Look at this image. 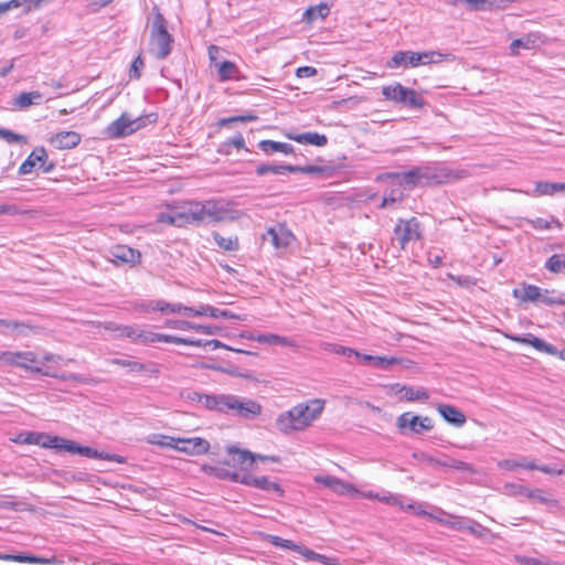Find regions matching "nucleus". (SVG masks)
Masks as SVG:
<instances>
[{
	"label": "nucleus",
	"instance_id": "1",
	"mask_svg": "<svg viewBox=\"0 0 565 565\" xmlns=\"http://www.w3.org/2000/svg\"><path fill=\"white\" fill-rule=\"evenodd\" d=\"M324 401L313 398L299 403L290 409L282 412L276 418V427L284 435L307 429L321 415Z\"/></svg>",
	"mask_w": 565,
	"mask_h": 565
},
{
	"label": "nucleus",
	"instance_id": "2",
	"mask_svg": "<svg viewBox=\"0 0 565 565\" xmlns=\"http://www.w3.org/2000/svg\"><path fill=\"white\" fill-rule=\"evenodd\" d=\"M167 21L162 14L158 13L152 22L150 39H149V52L157 60L167 58L172 50L173 39L167 30Z\"/></svg>",
	"mask_w": 565,
	"mask_h": 565
},
{
	"label": "nucleus",
	"instance_id": "3",
	"mask_svg": "<svg viewBox=\"0 0 565 565\" xmlns=\"http://www.w3.org/2000/svg\"><path fill=\"white\" fill-rule=\"evenodd\" d=\"M423 239V226L415 216L409 218H398L394 228L392 245L397 244L399 250H405L409 243Z\"/></svg>",
	"mask_w": 565,
	"mask_h": 565
},
{
	"label": "nucleus",
	"instance_id": "4",
	"mask_svg": "<svg viewBox=\"0 0 565 565\" xmlns=\"http://www.w3.org/2000/svg\"><path fill=\"white\" fill-rule=\"evenodd\" d=\"M450 54H441L438 52H413V51H398L387 62V67L397 68L401 66L416 67L418 65H426L430 63H439L444 57H448Z\"/></svg>",
	"mask_w": 565,
	"mask_h": 565
},
{
	"label": "nucleus",
	"instance_id": "5",
	"mask_svg": "<svg viewBox=\"0 0 565 565\" xmlns=\"http://www.w3.org/2000/svg\"><path fill=\"white\" fill-rule=\"evenodd\" d=\"M262 405L254 399L227 395L225 414L232 413L244 419H254L262 414Z\"/></svg>",
	"mask_w": 565,
	"mask_h": 565
},
{
	"label": "nucleus",
	"instance_id": "6",
	"mask_svg": "<svg viewBox=\"0 0 565 565\" xmlns=\"http://www.w3.org/2000/svg\"><path fill=\"white\" fill-rule=\"evenodd\" d=\"M143 126L145 119L142 117L132 118L127 113H124L107 126L106 134L109 138L118 139L136 132Z\"/></svg>",
	"mask_w": 565,
	"mask_h": 565
},
{
	"label": "nucleus",
	"instance_id": "7",
	"mask_svg": "<svg viewBox=\"0 0 565 565\" xmlns=\"http://www.w3.org/2000/svg\"><path fill=\"white\" fill-rule=\"evenodd\" d=\"M270 543L280 548L292 550L301 554L307 561H317L324 565H337L334 558L327 557L322 554L316 553L305 546L298 545L290 540H286L276 535L270 536Z\"/></svg>",
	"mask_w": 565,
	"mask_h": 565
},
{
	"label": "nucleus",
	"instance_id": "8",
	"mask_svg": "<svg viewBox=\"0 0 565 565\" xmlns=\"http://www.w3.org/2000/svg\"><path fill=\"white\" fill-rule=\"evenodd\" d=\"M414 458L434 467H444L454 470L467 471L473 473L476 470L472 465L454 459L449 456L443 455L440 458H434L425 452L414 454Z\"/></svg>",
	"mask_w": 565,
	"mask_h": 565
},
{
	"label": "nucleus",
	"instance_id": "9",
	"mask_svg": "<svg viewBox=\"0 0 565 565\" xmlns=\"http://www.w3.org/2000/svg\"><path fill=\"white\" fill-rule=\"evenodd\" d=\"M396 425L399 429L409 428L414 434H422L433 429V420L428 416L413 415L411 412L403 413L397 417Z\"/></svg>",
	"mask_w": 565,
	"mask_h": 565
},
{
	"label": "nucleus",
	"instance_id": "10",
	"mask_svg": "<svg viewBox=\"0 0 565 565\" xmlns=\"http://www.w3.org/2000/svg\"><path fill=\"white\" fill-rule=\"evenodd\" d=\"M201 223H217L226 217L227 209L220 201L199 202Z\"/></svg>",
	"mask_w": 565,
	"mask_h": 565
},
{
	"label": "nucleus",
	"instance_id": "11",
	"mask_svg": "<svg viewBox=\"0 0 565 565\" xmlns=\"http://www.w3.org/2000/svg\"><path fill=\"white\" fill-rule=\"evenodd\" d=\"M36 326L29 321L0 319V333L13 338H25L35 332Z\"/></svg>",
	"mask_w": 565,
	"mask_h": 565
},
{
	"label": "nucleus",
	"instance_id": "12",
	"mask_svg": "<svg viewBox=\"0 0 565 565\" xmlns=\"http://www.w3.org/2000/svg\"><path fill=\"white\" fill-rule=\"evenodd\" d=\"M17 367L43 376L57 377V374L52 372L51 367H42L39 365L36 354L33 351H19Z\"/></svg>",
	"mask_w": 565,
	"mask_h": 565
},
{
	"label": "nucleus",
	"instance_id": "13",
	"mask_svg": "<svg viewBox=\"0 0 565 565\" xmlns=\"http://www.w3.org/2000/svg\"><path fill=\"white\" fill-rule=\"evenodd\" d=\"M422 186L443 184L450 180L451 172L444 166H423L419 167Z\"/></svg>",
	"mask_w": 565,
	"mask_h": 565
},
{
	"label": "nucleus",
	"instance_id": "14",
	"mask_svg": "<svg viewBox=\"0 0 565 565\" xmlns=\"http://www.w3.org/2000/svg\"><path fill=\"white\" fill-rule=\"evenodd\" d=\"M228 459L224 462L228 466L238 467L242 470H248L256 461V455L249 450L241 449L236 446L226 447Z\"/></svg>",
	"mask_w": 565,
	"mask_h": 565
},
{
	"label": "nucleus",
	"instance_id": "15",
	"mask_svg": "<svg viewBox=\"0 0 565 565\" xmlns=\"http://www.w3.org/2000/svg\"><path fill=\"white\" fill-rule=\"evenodd\" d=\"M175 211L178 217V227H182L188 224H201V215L198 201H186L175 205Z\"/></svg>",
	"mask_w": 565,
	"mask_h": 565
},
{
	"label": "nucleus",
	"instance_id": "16",
	"mask_svg": "<svg viewBox=\"0 0 565 565\" xmlns=\"http://www.w3.org/2000/svg\"><path fill=\"white\" fill-rule=\"evenodd\" d=\"M110 329L116 331L118 337L130 339L135 343L148 344L154 342V332L142 330L138 326H117Z\"/></svg>",
	"mask_w": 565,
	"mask_h": 565
},
{
	"label": "nucleus",
	"instance_id": "17",
	"mask_svg": "<svg viewBox=\"0 0 565 565\" xmlns=\"http://www.w3.org/2000/svg\"><path fill=\"white\" fill-rule=\"evenodd\" d=\"M181 452L192 456L206 454L210 449V443L201 437L175 438L174 448Z\"/></svg>",
	"mask_w": 565,
	"mask_h": 565
},
{
	"label": "nucleus",
	"instance_id": "18",
	"mask_svg": "<svg viewBox=\"0 0 565 565\" xmlns=\"http://www.w3.org/2000/svg\"><path fill=\"white\" fill-rule=\"evenodd\" d=\"M264 239H268L277 249L286 248L294 239L292 233L282 225L270 227L264 235Z\"/></svg>",
	"mask_w": 565,
	"mask_h": 565
},
{
	"label": "nucleus",
	"instance_id": "19",
	"mask_svg": "<svg viewBox=\"0 0 565 565\" xmlns=\"http://www.w3.org/2000/svg\"><path fill=\"white\" fill-rule=\"evenodd\" d=\"M49 159L44 147H36L19 167V174L31 173L35 168L43 166Z\"/></svg>",
	"mask_w": 565,
	"mask_h": 565
},
{
	"label": "nucleus",
	"instance_id": "20",
	"mask_svg": "<svg viewBox=\"0 0 565 565\" xmlns=\"http://www.w3.org/2000/svg\"><path fill=\"white\" fill-rule=\"evenodd\" d=\"M82 140V137L76 131H60L50 138L51 145L60 150L73 149Z\"/></svg>",
	"mask_w": 565,
	"mask_h": 565
},
{
	"label": "nucleus",
	"instance_id": "21",
	"mask_svg": "<svg viewBox=\"0 0 565 565\" xmlns=\"http://www.w3.org/2000/svg\"><path fill=\"white\" fill-rule=\"evenodd\" d=\"M392 391L396 394H403L401 399H405L407 402L427 401L429 398V393L424 387H413L396 383L392 385Z\"/></svg>",
	"mask_w": 565,
	"mask_h": 565
},
{
	"label": "nucleus",
	"instance_id": "22",
	"mask_svg": "<svg viewBox=\"0 0 565 565\" xmlns=\"http://www.w3.org/2000/svg\"><path fill=\"white\" fill-rule=\"evenodd\" d=\"M195 397H192V399H196L199 403H201L205 408L210 411H217L221 413H225V405H226V394L222 395H209V394H200L194 393Z\"/></svg>",
	"mask_w": 565,
	"mask_h": 565
},
{
	"label": "nucleus",
	"instance_id": "23",
	"mask_svg": "<svg viewBox=\"0 0 565 565\" xmlns=\"http://www.w3.org/2000/svg\"><path fill=\"white\" fill-rule=\"evenodd\" d=\"M437 411L447 423L456 427H461L467 422L465 414L452 405L440 404Z\"/></svg>",
	"mask_w": 565,
	"mask_h": 565
},
{
	"label": "nucleus",
	"instance_id": "24",
	"mask_svg": "<svg viewBox=\"0 0 565 565\" xmlns=\"http://www.w3.org/2000/svg\"><path fill=\"white\" fill-rule=\"evenodd\" d=\"M110 254L116 260L132 265L139 263L141 258L139 250L126 245H117L113 247Z\"/></svg>",
	"mask_w": 565,
	"mask_h": 565
},
{
	"label": "nucleus",
	"instance_id": "25",
	"mask_svg": "<svg viewBox=\"0 0 565 565\" xmlns=\"http://www.w3.org/2000/svg\"><path fill=\"white\" fill-rule=\"evenodd\" d=\"M287 138L299 143L312 145L317 147H324L328 143L326 135L308 131L303 134H287Z\"/></svg>",
	"mask_w": 565,
	"mask_h": 565
},
{
	"label": "nucleus",
	"instance_id": "26",
	"mask_svg": "<svg viewBox=\"0 0 565 565\" xmlns=\"http://www.w3.org/2000/svg\"><path fill=\"white\" fill-rule=\"evenodd\" d=\"M166 327L178 330H194L204 334H214L216 328L210 326L198 324L186 320H167Z\"/></svg>",
	"mask_w": 565,
	"mask_h": 565
},
{
	"label": "nucleus",
	"instance_id": "27",
	"mask_svg": "<svg viewBox=\"0 0 565 565\" xmlns=\"http://www.w3.org/2000/svg\"><path fill=\"white\" fill-rule=\"evenodd\" d=\"M512 295L522 302H537L541 297V288L535 285L523 282L522 288L513 289Z\"/></svg>",
	"mask_w": 565,
	"mask_h": 565
},
{
	"label": "nucleus",
	"instance_id": "28",
	"mask_svg": "<svg viewBox=\"0 0 565 565\" xmlns=\"http://www.w3.org/2000/svg\"><path fill=\"white\" fill-rule=\"evenodd\" d=\"M63 451H66L70 454H77L83 457L94 458V459H102V456H103V451H98L97 449H94L88 446H81L71 439H65Z\"/></svg>",
	"mask_w": 565,
	"mask_h": 565
},
{
	"label": "nucleus",
	"instance_id": "29",
	"mask_svg": "<svg viewBox=\"0 0 565 565\" xmlns=\"http://www.w3.org/2000/svg\"><path fill=\"white\" fill-rule=\"evenodd\" d=\"M511 339L520 343L531 344L533 348L541 352H545L548 354H556L557 352L554 345L545 342L544 340L533 334H526V337H512Z\"/></svg>",
	"mask_w": 565,
	"mask_h": 565
},
{
	"label": "nucleus",
	"instance_id": "30",
	"mask_svg": "<svg viewBox=\"0 0 565 565\" xmlns=\"http://www.w3.org/2000/svg\"><path fill=\"white\" fill-rule=\"evenodd\" d=\"M316 482L332 489L335 493L344 494L353 490V487L332 476H318Z\"/></svg>",
	"mask_w": 565,
	"mask_h": 565
},
{
	"label": "nucleus",
	"instance_id": "31",
	"mask_svg": "<svg viewBox=\"0 0 565 565\" xmlns=\"http://www.w3.org/2000/svg\"><path fill=\"white\" fill-rule=\"evenodd\" d=\"M258 147L266 154H271L274 152H281L285 154L295 153L292 145L275 140H262L258 142Z\"/></svg>",
	"mask_w": 565,
	"mask_h": 565
},
{
	"label": "nucleus",
	"instance_id": "32",
	"mask_svg": "<svg viewBox=\"0 0 565 565\" xmlns=\"http://www.w3.org/2000/svg\"><path fill=\"white\" fill-rule=\"evenodd\" d=\"M388 178L398 179L401 184L409 185V186H422L420 180V170L419 167H414L413 169L402 172V173H387Z\"/></svg>",
	"mask_w": 565,
	"mask_h": 565
},
{
	"label": "nucleus",
	"instance_id": "33",
	"mask_svg": "<svg viewBox=\"0 0 565 565\" xmlns=\"http://www.w3.org/2000/svg\"><path fill=\"white\" fill-rule=\"evenodd\" d=\"M359 362L361 364L372 365L381 370H387L390 366L396 364L398 362V359L394 356H376L362 353Z\"/></svg>",
	"mask_w": 565,
	"mask_h": 565
},
{
	"label": "nucleus",
	"instance_id": "34",
	"mask_svg": "<svg viewBox=\"0 0 565 565\" xmlns=\"http://www.w3.org/2000/svg\"><path fill=\"white\" fill-rule=\"evenodd\" d=\"M407 93V87L403 86L399 83H395L393 85H387L382 87V95L396 104H402L405 102V94Z\"/></svg>",
	"mask_w": 565,
	"mask_h": 565
},
{
	"label": "nucleus",
	"instance_id": "35",
	"mask_svg": "<svg viewBox=\"0 0 565 565\" xmlns=\"http://www.w3.org/2000/svg\"><path fill=\"white\" fill-rule=\"evenodd\" d=\"M330 13V6L321 2L317 6L309 7L302 14V20L307 23H312L317 19H324Z\"/></svg>",
	"mask_w": 565,
	"mask_h": 565
},
{
	"label": "nucleus",
	"instance_id": "36",
	"mask_svg": "<svg viewBox=\"0 0 565 565\" xmlns=\"http://www.w3.org/2000/svg\"><path fill=\"white\" fill-rule=\"evenodd\" d=\"M215 67L217 68V76L221 82H226L230 79L238 78V67L235 63L231 61H224L222 63H216Z\"/></svg>",
	"mask_w": 565,
	"mask_h": 565
},
{
	"label": "nucleus",
	"instance_id": "37",
	"mask_svg": "<svg viewBox=\"0 0 565 565\" xmlns=\"http://www.w3.org/2000/svg\"><path fill=\"white\" fill-rule=\"evenodd\" d=\"M42 94L39 90L23 92L14 98L13 105L19 109H25L31 105L40 104Z\"/></svg>",
	"mask_w": 565,
	"mask_h": 565
},
{
	"label": "nucleus",
	"instance_id": "38",
	"mask_svg": "<svg viewBox=\"0 0 565 565\" xmlns=\"http://www.w3.org/2000/svg\"><path fill=\"white\" fill-rule=\"evenodd\" d=\"M537 36L533 33L516 39L510 44L511 55H518L520 49L532 50L537 46Z\"/></svg>",
	"mask_w": 565,
	"mask_h": 565
},
{
	"label": "nucleus",
	"instance_id": "39",
	"mask_svg": "<svg viewBox=\"0 0 565 565\" xmlns=\"http://www.w3.org/2000/svg\"><path fill=\"white\" fill-rule=\"evenodd\" d=\"M537 302L545 306H565V294L541 288V297Z\"/></svg>",
	"mask_w": 565,
	"mask_h": 565
},
{
	"label": "nucleus",
	"instance_id": "40",
	"mask_svg": "<svg viewBox=\"0 0 565 565\" xmlns=\"http://www.w3.org/2000/svg\"><path fill=\"white\" fill-rule=\"evenodd\" d=\"M65 444V438L58 436H51L44 433H39V443L38 446L43 448H51L55 450H63Z\"/></svg>",
	"mask_w": 565,
	"mask_h": 565
},
{
	"label": "nucleus",
	"instance_id": "41",
	"mask_svg": "<svg viewBox=\"0 0 565 565\" xmlns=\"http://www.w3.org/2000/svg\"><path fill=\"white\" fill-rule=\"evenodd\" d=\"M523 221L525 223L530 224L533 228L541 230V231L548 230L552 226H555L558 230L563 228L562 222L554 216H552L551 220H546L543 217H536V218H524Z\"/></svg>",
	"mask_w": 565,
	"mask_h": 565
},
{
	"label": "nucleus",
	"instance_id": "42",
	"mask_svg": "<svg viewBox=\"0 0 565 565\" xmlns=\"http://www.w3.org/2000/svg\"><path fill=\"white\" fill-rule=\"evenodd\" d=\"M292 166L291 164H270V163H262L256 168V174L262 177L267 173L274 174H284L286 172L291 173Z\"/></svg>",
	"mask_w": 565,
	"mask_h": 565
},
{
	"label": "nucleus",
	"instance_id": "43",
	"mask_svg": "<svg viewBox=\"0 0 565 565\" xmlns=\"http://www.w3.org/2000/svg\"><path fill=\"white\" fill-rule=\"evenodd\" d=\"M545 269L553 274H565V254H554L544 265Z\"/></svg>",
	"mask_w": 565,
	"mask_h": 565
},
{
	"label": "nucleus",
	"instance_id": "44",
	"mask_svg": "<svg viewBox=\"0 0 565 565\" xmlns=\"http://www.w3.org/2000/svg\"><path fill=\"white\" fill-rule=\"evenodd\" d=\"M213 239L220 248L226 252H234L239 248L238 238L236 236L224 237L220 233L214 232Z\"/></svg>",
	"mask_w": 565,
	"mask_h": 565
},
{
	"label": "nucleus",
	"instance_id": "45",
	"mask_svg": "<svg viewBox=\"0 0 565 565\" xmlns=\"http://www.w3.org/2000/svg\"><path fill=\"white\" fill-rule=\"evenodd\" d=\"M559 191H565V182H559V183L537 182L535 184V192L537 195H553Z\"/></svg>",
	"mask_w": 565,
	"mask_h": 565
},
{
	"label": "nucleus",
	"instance_id": "46",
	"mask_svg": "<svg viewBox=\"0 0 565 565\" xmlns=\"http://www.w3.org/2000/svg\"><path fill=\"white\" fill-rule=\"evenodd\" d=\"M255 488L260 489L263 491H267V492H275L280 497L284 494V490L279 483L271 481L267 477H264V476L257 477V479L255 481Z\"/></svg>",
	"mask_w": 565,
	"mask_h": 565
},
{
	"label": "nucleus",
	"instance_id": "47",
	"mask_svg": "<svg viewBox=\"0 0 565 565\" xmlns=\"http://www.w3.org/2000/svg\"><path fill=\"white\" fill-rule=\"evenodd\" d=\"M26 4L24 11L28 13L32 10L33 6L30 3V0H9L4 2H0V15L4 14L6 12L20 8L21 6Z\"/></svg>",
	"mask_w": 565,
	"mask_h": 565
},
{
	"label": "nucleus",
	"instance_id": "48",
	"mask_svg": "<svg viewBox=\"0 0 565 565\" xmlns=\"http://www.w3.org/2000/svg\"><path fill=\"white\" fill-rule=\"evenodd\" d=\"M111 364L119 365L122 367H127L129 372L131 373H141L145 371V364L132 361V360H126V359H113L110 361Z\"/></svg>",
	"mask_w": 565,
	"mask_h": 565
},
{
	"label": "nucleus",
	"instance_id": "49",
	"mask_svg": "<svg viewBox=\"0 0 565 565\" xmlns=\"http://www.w3.org/2000/svg\"><path fill=\"white\" fill-rule=\"evenodd\" d=\"M403 105H406L411 108H422L425 105L424 99L417 94L413 88L407 87V93L405 94V102Z\"/></svg>",
	"mask_w": 565,
	"mask_h": 565
},
{
	"label": "nucleus",
	"instance_id": "50",
	"mask_svg": "<svg viewBox=\"0 0 565 565\" xmlns=\"http://www.w3.org/2000/svg\"><path fill=\"white\" fill-rule=\"evenodd\" d=\"M168 207L171 210V212L170 213H167V212L158 213L157 217H156L157 222L178 226V217H177L175 206L168 205Z\"/></svg>",
	"mask_w": 565,
	"mask_h": 565
},
{
	"label": "nucleus",
	"instance_id": "51",
	"mask_svg": "<svg viewBox=\"0 0 565 565\" xmlns=\"http://www.w3.org/2000/svg\"><path fill=\"white\" fill-rule=\"evenodd\" d=\"M0 138L4 139L9 143H26L25 136L19 135L6 128H0Z\"/></svg>",
	"mask_w": 565,
	"mask_h": 565
},
{
	"label": "nucleus",
	"instance_id": "52",
	"mask_svg": "<svg viewBox=\"0 0 565 565\" xmlns=\"http://www.w3.org/2000/svg\"><path fill=\"white\" fill-rule=\"evenodd\" d=\"M210 317L218 319H231V320H243V317L239 315H236L230 310L226 309H220L216 307H213L212 310H210Z\"/></svg>",
	"mask_w": 565,
	"mask_h": 565
},
{
	"label": "nucleus",
	"instance_id": "53",
	"mask_svg": "<svg viewBox=\"0 0 565 565\" xmlns=\"http://www.w3.org/2000/svg\"><path fill=\"white\" fill-rule=\"evenodd\" d=\"M505 492L511 495L529 497L530 489L521 483H507L504 486Z\"/></svg>",
	"mask_w": 565,
	"mask_h": 565
},
{
	"label": "nucleus",
	"instance_id": "54",
	"mask_svg": "<svg viewBox=\"0 0 565 565\" xmlns=\"http://www.w3.org/2000/svg\"><path fill=\"white\" fill-rule=\"evenodd\" d=\"M158 341L188 345L189 338H181V337H177V335L154 333V342H158Z\"/></svg>",
	"mask_w": 565,
	"mask_h": 565
},
{
	"label": "nucleus",
	"instance_id": "55",
	"mask_svg": "<svg viewBox=\"0 0 565 565\" xmlns=\"http://www.w3.org/2000/svg\"><path fill=\"white\" fill-rule=\"evenodd\" d=\"M149 441L162 447L174 448L175 438L164 435H153Z\"/></svg>",
	"mask_w": 565,
	"mask_h": 565
},
{
	"label": "nucleus",
	"instance_id": "56",
	"mask_svg": "<svg viewBox=\"0 0 565 565\" xmlns=\"http://www.w3.org/2000/svg\"><path fill=\"white\" fill-rule=\"evenodd\" d=\"M258 117L256 115H253V114H248V115H243V116H234V117H228V118H222L220 121H218V125L220 126H225L227 124H231V122H237V121H241V122H246V121H254L256 120Z\"/></svg>",
	"mask_w": 565,
	"mask_h": 565
},
{
	"label": "nucleus",
	"instance_id": "57",
	"mask_svg": "<svg viewBox=\"0 0 565 565\" xmlns=\"http://www.w3.org/2000/svg\"><path fill=\"white\" fill-rule=\"evenodd\" d=\"M19 351H0V362L9 366H17Z\"/></svg>",
	"mask_w": 565,
	"mask_h": 565
},
{
	"label": "nucleus",
	"instance_id": "58",
	"mask_svg": "<svg viewBox=\"0 0 565 565\" xmlns=\"http://www.w3.org/2000/svg\"><path fill=\"white\" fill-rule=\"evenodd\" d=\"M210 470L212 471V473L220 478V479H226V480H231V481H234V479L237 478V472L236 471H230L225 468H216V467H211Z\"/></svg>",
	"mask_w": 565,
	"mask_h": 565
},
{
	"label": "nucleus",
	"instance_id": "59",
	"mask_svg": "<svg viewBox=\"0 0 565 565\" xmlns=\"http://www.w3.org/2000/svg\"><path fill=\"white\" fill-rule=\"evenodd\" d=\"M180 303H171L164 300H156V308L162 313H178L175 310Z\"/></svg>",
	"mask_w": 565,
	"mask_h": 565
},
{
	"label": "nucleus",
	"instance_id": "60",
	"mask_svg": "<svg viewBox=\"0 0 565 565\" xmlns=\"http://www.w3.org/2000/svg\"><path fill=\"white\" fill-rule=\"evenodd\" d=\"M17 441L21 443V444L36 445V443H39V433H35V431L22 433L18 436Z\"/></svg>",
	"mask_w": 565,
	"mask_h": 565
},
{
	"label": "nucleus",
	"instance_id": "61",
	"mask_svg": "<svg viewBox=\"0 0 565 565\" xmlns=\"http://www.w3.org/2000/svg\"><path fill=\"white\" fill-rule=\"evenodd\" d=\"M296 172H301V173H307V174L322 173L323 168L319 167V166H306V167L292 166L291 173H296Z\"/></svg>",
	"mask_w": 565,
	"mask_h": 565
},
{
	"label": "nucleus",
	"instance_id": "62",
	"mask_svg": "<svg viewBox=\"0 0 565 565\" xmlns=\"http://www.w3.org/2000/svg\"><path fill=\"white\" fill-rule=\"evenodd\" d=\"M343 347L344 345L337 344V343H331V342H322L320 344V348L323 351L329 352V353H334V354H338V355H341V353H343Z\"/></svg>",
	"mask_w": 565,
	"mask_h": 565
},
{
	"label": "nucleus",
	"instance_id": "63",
	"mask_svg": "<svg viewBox=\"0 0 565 565\" xmlns=\"http://www.w3.org/2000/svg\"><path fill=\"white\" fill-rule=\"evenodd\" d=\"M145 63L140 56H137L131 63L130 77L138 79L140 77V68L143 67Z\"/></svg>",
	"mask_w": 565,
	"mask_h": 565
},
{
	"label": "nucleus",
	"instance_id": "64",
	"mask_svg": "<svg viewBox=\"0 0 565 565\" xmlns=\"http://www.w3.org/2000/svg\"><path fill=\"white\" fill-rule=\"evenodd\" d=\"M22 210L15 204H0V215H19Z\"/></svg>",
	"mask_w": 565,
	"mask_h": 565
}]
</instances>
